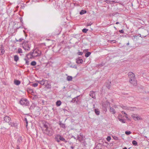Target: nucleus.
Wrapping results in <instances>:
<instances>
[{"label": "nucleus", "instance_id": "obj_13", "mask_svg": "<svg viewBox=\"0 0 149 149\" xmlns=\"http://www.w3.org/2000/svg\"><path fill=\"white\" fill-rule=\"evenodd\" d=\"M90 96L91 97L93 98H95V93L93 91H91L89 94Z\"/></svg>", "mask_w": 149, "mask_h": 149}, {"label": "nucleus", "instance_id": "obj_29", "mask_svg": "<svg viewBox=\"0 0 149 149\" xmlns=\"http://www.w3.org/2000/svg\"><path fill=\"white\" fill-rule=\"evenodd\" d=\"M120 106L122 108L125 109H129V108L130 107L123 105H121Z\"/></svg>", "mask_w": 149, "mask_h": 149}, {"label": "nucleus", "instance_id": "obj_15", "mask_svg": "<svg viewBox=\"0 0 149 149\" xmlns=\"http://www.w3.org/2000/svg\"><path fill=\"white\" fill-rule=\"evenodd\" d=\"M24 138V136H19L17 140V143L19 144L21 143L22 142V140Z\"/></svg>", "mask_w": 149, "mask_h": 149}, {"label": "nucleus", "instance_id": "obj_64", "mask_svg": "<svg viewBox=\"0 0 149 149\" xmlns=\"http://www.w3.org/2000/svg\"><path fill=\"white\" fill-rule=\"evenodd\" d=\"M146 36H146H143V37H145Z\"/></svg>", "mask_w": 149, "mask_h": 149}, {"label": "nucleus", "instance_id": "obj_30", "mask_svg": "<svg viewBox=\"0 0 149 149\" xmlns=\"http://www.w3.org/2000/svg\"><path fill=\"white\" fill-rule=\"evenodd\" d=\"M61 104V102L60 100L57 101L56 103V105L57 106H60Z\"/></svg>", "mask_w": 149, "mask_h": 149}, {"label": "nucleus", "instance_id": "obj_40", "mask_svg": "<svg viewBox=\"0 0 149 149\" xmlns=\"http://www.w3.org/2000/svg\"><path fill=\"white\" fill-rule=\"evenodd\" d=\"M88 31V29H84L82 30V32L84 33H86Z\"/></svg>", "mask_w": 149, "mask_h": 149}, {"label": "nucleus", "instance_id": "obj_58", "mask_svg": "<svg viewBox=\"0 0 149 149\" xmlns=\"http://www.w3.org/2000/svg\"><path fill=\"white\" fill-rule=\"evenodd\" d=\"M70 148L71 149H74V146H71L70 147Z\"/></svg>", "mask_w": 149, "mask_h": 149}, {"label": "nucleus", "instance_id": "obj_1", "mask_svg": "<svg viewBox=\"0 0 149 149\" xmlns=\"http://www.w3.org/2000/svg\"><path fill=\"white\" fill-rule=\"evenodd\" d=\"M48 123L45 122L43 123V127H42L43 132L45 135L49 136H51L54 134V131L53 129L48 126Z\"/></svg>", "mask_w": 149, "mask_h": 149}, {"label": "nucleus", "instance_id": "obj_47", "mask_svg": "<svg viewBox=\"0 0 149 149\" xmlns=\"http://www.w3.org/2000/svg\"><path fill=\"white\" fill-rule=\"evenodd\" d=\"M92 24V23H91V22H90L89 23H87L86 26H91V24Z\"/></svg>", "mask_w": 149, "mask_h": 149}, {"label": "nucleus", "instance_id": "obj_10", "mask_svg": "<svg viewBox=\"0 0 149 149\" xmlns=\"http://www.w3.org/2000/svg\"><path fill=\"white\" fill-rule=\"evenodd\" d=\"M84 139V136H83L81 134L77 135V139L80 142H82L83 141Z\"/></svg>", "mask_w": 149, "mask_h": 149}, {"label": "nucleus", "instance_id": "obj_50", "mask_svg": "<svg viewBox=\"0 0 149 149\" xmlns=\"http://www.w3.org/2000/svg\"><path fill=\"white\" fill-rule=\"evenodd\" d=\"M116 41L115 40H112L110 41V43H115Z\"/></svg>", "mask_w": 149, "mask_h": 149}, {"label": "nucleus", "instance_id": "obj_17", "mask_svg": "<svg viewBox=\"0 0 149 149\" xmlns=\"http://www.w3.org/2000/svg\"><path fill=\"white\" fill-rule=\"evenodd\" d=\"M4 52L5 50H4V47L3 46L1 45L0 49V54H3L4 53Z\"/></svg>", "mask_w": 149, "mask_h": 149}, {"label": "nucleus", "instance_id": "obj_38", "mask_svg": "<svg viewBox=\"0 0 149 149\" xmlns=\"http://www.w3.org/2000/svg\"><path fill=\"white\" fill-rule=\"evenodd\" d=\"M112 137L113 138V139L115 140H119L118 138L115 136H113Z\"/></svg>", "mask_w": 149, "mask_h": 149}, {"label": "nucleus", "instance_id": "obj_4", "mask_svg": "<svg viewBox=\"0 0 149 149\" xmlns=\"http://www.w3.org/2000/svg\"><path fill=\"white\" fill-rule=\"evenodd\" d=\"M20 103L22 105L28 106L29 104V102L26 99L22 98L19 101Z\"/></svg>", "mask_w": 149, "mask_h": 149}, {"label": "nucleus", "instance_id": "obj_39", "mask_svg": "<svg viewBox=\"0 0 149 149\" xmlns=\"http://www.w3.org/2000/svg\"><path fill=\"white\" fill-rule=\"evenodd\" d=\"M24 60L26 61V64L27 65H29V61H28L29 59H26V58H24Z\"/></svg>", "mask_w": 149, "mask_h": 149}, {"label": "nucleus", "instance_id": "obj_51", "mask_svg": "<svg viewBox=\"0 0 149 149\" xmlns=\"http://www.w3.org/2000/svg\"><path fill=\"white\" fill-rule=\"evenodd\" d=\"M119 32L120 33H124V31L123 30H120L119 31Z\"/></svg>", "mask_w": 149, "mask_h": 149}, {"label": "nucleus", "instance_id": "obj_16", "mask_svg": "<svg viewBox=\"0 0 149 149\" xmlns=\"http://www.w3.org/2000/svg\"><path fill=\"white\" fill-rule=\"evenodd\" d=\"M59 139L60 141H64L65 143L67 142V141L65 140L64 138H63L62 136L60 135L59 134Z\"/></svg>", "mask_w": 149, "mask_h": 149}, {"label": "nucleus", "instance_id": "obj_53", "mask_svg": "<svg viewBox=\"0 0 149 149\" xmlns=\"http://www.w3.org/2000/svg\"><path fill=\"white\" fill-rule=\"evenodd\" d=\"M24 120L25 121L26 123H27L28 121H27L26 118H24Z\"/></svg>", "mask_w": 149, "mask_h": 149}, {"label": "nucleus", "instance_id": "obj_27", "mask_svg": "<svg viewBox=\"0 0 149 149\" xmlns=\"http://www.w3.org/2000/svg\"><path fill=\"white\" fill-rule=\"evenodd\" d=\"M59 125H60L61 127L63 128H64V129H65L66 128V127H65V124L60 123H59Z\"/></svg>", "mask_w": 149, "mask_h": 149}, {"label": "nucleus", "instance_id": "obj_41", "mask_svg": "<svg viewBox=\"0 0 149 149\" xmlns=\"http://www.w3.org/2000/svg\"><path fill=\"white\" fill-rule=\"evenodd\" d=\"M131 133L130 131H126L125 132V134L127 135H129Z\"/></svg>", "mask_w": 149, "mask_h": 149}, {"label": "nucleus", "instance_id": "obj_62", "mask_svg": "<svg viewBox=\"0 0 149 149\" xmlns=\"http://www.w3.org/2000/svg\"><path fill=\"white\" fill-rule=\"evenodd\" d=\"M123 149H127V148L126 147H125L124 148H123Z\"/></svg>", "mask_w": 149, "mask_h": 149}, {"label": "nucleus", "instance_id": "obj_45", "mask_svg": "<svg viewBox=\"0 0 149 149\" xmlns=\"http://www.w3.org/2000/svg\"><path fill=\"white\" fill-rule=\"evenodd\" d=\"M24 40V39L22 38H20L19 40H17L16 39V41L17 42H21L23 40Z\"/></svg>", "mask_w": 149, "mask_h": 149}, {"label": "nucleus", "instance_id": "obj_24", "mask_svg": "<svg viewBox=\"0 0 149 149\" xmlns=\"http://www.w3.org/2000/svg\"><path fill=\"white\" fill-rule=\"evenodd\" d=\"M95 112L97 115H99L100 113V111L98 109H95Z\"/></svg>", "mask_w": 149, "mask_h": 149}, {"label": "nucleus", "instance_id": "obj_60", "mask_svg": "<svg viewBox=\"0 0 149 149\" xmlns=\"http://www.w3.org/2000/svg\"><path fill=\"white\" fill-rule=\"evenodd\" d=\"M28 122L27 123H26V127H27V126H28Z\"/></svg>", "mask_w": 149, "mask_h": 149}, {"label": "nucleus", "instance_id": "obj_42", "mask_svg": "<svg viewBox=\"0 0 149 149\" xmlns=\"http://www.w3.org/2000/svg\"><path fill=\"white\" fill-rule=\"evenodd\" d=\"M18 52L19 53H22V49L20 48H19Z\"/></svg>", "mask_w": 149, "mask_h": 149}, {"label": "nucleus", "instance_id": "obj_56", "mask_svg": "<svg viewBox=\"0 0 149 149\" xmlns=\"http://www.w3.org/2000/svg\"><path fill=\"white\" fill-rule=\"evenodd\" d=\"M20 22L22 23V17H20Z\"/></svg>", "mask_w": 149, "mask_h": 149}, {"label": "nucleus", "instance_id": "obj_57", "mask_svg": "<svg viewBox=\"0 0 149 149\" xmlns=\"http://www.w3.org/2000/svg\"><path fill=\"white\" fill-rule=\"evenodd\" d=\"M72 138H73L74 139H76V140H77V139L76 137H75L74 136H72Z\"/></svg>", "mask_w": 149, "mask_h": 149}, {"label": "nucleus", "instance_id": "obj_6", "mask_svg": "<svg viewBox=\"0 0 149 149\" xmlns=\"http://www.w3.org/2000/svg\"><path fill=\"white\" fill-rule=\"evenodd\" d=\"M129 82L134 86H136L137 85V81L136 78L132 79H132L129 80Z\"/></svg>", "mask_w": 149, "mask_h": 149}, {"label": "nucleus", "instance_id": "obj_44", "mask_svg": "<svg viewBox=\"0 0 149 149\" xmlns=\"http://www.w3.org/2000/svg\"><path fill=\"white\" fill-rule=\"evenodd\" d=\"M38 84L37 83H35L33 84L32 85V86L34 87H36L38 86Z\"/></svg>", "mask_w": 149, "mask_h": 149}, {"label": "nucleus", "instance_id": "obj_14", "mask_svg": "<svg viewBox=\"0 0 149 149\" xmlns=\"http://www.w3.org/2000/svg\"><path fill=\"white\" fill-rule=\"evenodd\" d=\"M10 120V118L9 117L7 116H6L4 118V120L6 122L9 123Z\"/></svg>", "mask_w": 149, "mask_h": 149}, {"label": "nucleus", "instance_id": "obj_28", "mask_svg": "<svg viewBox=\"0 0 149 149\" xmlns=\"http://www.w3.org/2000/svg\"><path fill=\"white\" fill-rule=\"evenodd\" d=\"M72 76H68L67 77V80L68 81H70L72 80Z\"/></svg>", "mask_w": 149, "mask_h": 149}, {"label": "nucleus", "instance_id": "obj_43", "mask_svg": "<svg viewBox=\"0 0 149 149\" xmlns=\"http://www.w3.org/2000/svg\"><path fill=\"white\" fill-rule=\"evenodd\" d=\"M111 139V136H107V140L109 142L110 141Z\"/></svg>", "mask_w": 149, "mask_h": 149}, {"label": "nucleus", "instance_id": "obj_63", "mask_svg": "<svg viewBox=\"0 0 149 149\" xmlns=\"http://www.w3.org/2000/svg\"><path fill=\"white\" fill-rule=\"evenodd\" d=\"M129 42H128V43H127V45H129Z\"/></svg>", "mask_w": 149, "mask_h": 149}, {"label": "nucleus", "instance_id": "obj_21", "mask_svg": "<svg viewBox=\"0 0 149 149\" xmlns=\"http://www.w3.org/2000/svg\"><path fill=\"white\" fill-rule=\"evenodd\" d=\"M21 83L20 81L17 80H15L14 83L17 85H19Z\"/></svg>", "mask_w": 149, "mask_h": 149}, {"label": "nucleus", "instance_id": "obj_31", "mask_svg": "<svg viewBox=\"0 0 149 149\" xmlns=\"http://www.w3.org/2000/svg\"><path fill=\"white\" fill-rule=\"evenodd\" d=\"M86 11L85 10H82L80 12V15H82L83 14L86 13Z\"/></svg>", "mask_w": 149, "mask_h": 149}, {"label": "nucleus", "instance_id": "obj_32", "mask_svg": "<svg viewBox=\"0 0 149 149\" xmlns=\"http://www.w3.org/2000/svg\"><path fill=\"white\" fill-rule=\"evenodd\" d=\"M35 107V105L34 104H33L31 105V106L29 108V109L30 110H32Z\"/></svg>", "mask_w": 149, "mask_h": 149}, {"label": "nucleus", "instance_id": "obj_19", "mask_svg": "<svg viewBox=\"0 0 149 149\" xmlns=\"http://www.w3.org/2000/svg\"><path fill=\"white\" fill-rule=\"evenodd\" d=\"M111 82L110 81H108L105 83V85L106 87L108 89H110L111 87Z\"/></svg>", "mask_w": 149, "mask_h": 149}, {"label": "nucleus", "instance_id": "obj_59", "mask_svg": "<svg viewBox=\"0 0 149 149\" xmlns=\"http://www.w3.org/2000/svg\"><path fill=\"white\" fill-rule=\"evenodd\" d=\"M88 49H85V50H84V51H86V52H88Z\"/></svg>", "mask_w": 149, "mask_h": 149}, {"label": "nucleus", "instance_id": "obj_36", "mask_svg": "<svg viewBox=\"0 0 149 149\" xmlns=\"http://www.w3.org/2000/svg\"><path fill=\"white\" fill-rule=\"evenodd\" d=\"M132 143L134 146H136L137 145V143L135 140H133L132 141Z\"/></svg>", "mask_w": 149, "mask_h": 149}, {"label": "nucleus", "instance_id": "obj_46", "mask_svg": "<svg viewBox=\"0 0 149 149\" xmlns=\"http://www.w3.org/2000/svg\"><path fill=\"white\" fill-rule=\"evenodd\" d=\"M104 65V64H103V63H102L101 64L97 65V67H102V66H103Z\"/></svg>", "mask_w": 149, "mask_h": 149}, {"label": "nucleus", "instance_id": "obj_22", "mask_svg": "<svg viewBox=\"0 0 149 149\" xmlns=\"http://www.w3.org/2000/svg\"><path fill=\"white\" fill-rule=\"evenodd\" d=\"M9 125H11V126L12 127H16L17 126V123H9Z\"/></svg>", "mask_w": 149, "mask_h": 149}, {"label": "nucleus", "instance_id": "obj_20", "mask_svg": "<svg viewBox=\"0 0 149 149\" xmlns=\"http://www.w3.org/2000/svg\"><path fill=\"white\" fill-rule=\"evenodd\" d=\"M55 139L57 142L59 143L60 142L59 134H57L55 136Z\"/></svg>", "mask_w": 149, "mask_h": 149}, {"label": "nucleus", "instance_id": "obj_55", "mask_svg": "<svg viewBox=\"0 0 149 149\" xmlns=\"http://www.w3.org/2000/svg\"><path fill=\"white\" fill-rule=\"evenodd\" d=\"M16 149H20L18 145H17L16 147Z\"/></svg>", "mask_w": 149, "mask_h": 149}, {"label": "nucleus", "instance_id": "obj_26", "mask_svg": "<svg viewBox=\"0 0 149 149\" xmlns=\"http://www.w3.org/2000/svg\"><path fill=\"white\" fill-rule=\"evenodd\" d=\"M19 58L17 55L14 56V60L16 62H17L19 60Z\"/></svg>", "mask_w": 149, "mask_h": 149}, {"label": "nucleus", "instance_id": "obj_2", "mask_svg": "<svg viewBox=\"0 0 149 149\" xmlns=\"http://www.w3.org/2000/svg\"><path fill=\"white\" fill-rule=\"evenodd\" d=\"M31 52L34 58L40 56L41 54V51L38 49L33 50V52Z\"/></svg>", "mask_w": 149, "mask_h": 149}, {"label": "nucleus", "instance_id": "obj_11", "mask_svg": "<svg viewBox=\"0 0 149 149\" xmlns=\"http://www.w3.org/2000/svg\"><path fill=\"white\" fill-rule=\"evenodd\" d=\"M80 57L76 59V62L78 64H81L83 63V61L82 59H80Z\"/></svg>", "mask_w": 149, "mask_h": 149}, {"label": "nucleus", "instance_id": "obj_34", "mask_svg": "<svg viewBox=\"0 0 149 149\" xmlns=\"http://www.w3.org/2000/svg\"><path fill=\"white\" fill-rule=\"evenodd\" d=\"M91 53L90 52H88L86 53L85 55V57H88L91 54Z\"/></svg>", "mask_w": 149, "mask_h": 149}, {"label": "nucleus", "instance_id": "obj_54", "mask_svg": "<svg viewBox=\"0 0 149 149\" xmlns=\"http://www.w3.org/2000/svg\"><path fill=\"white\" fill-rule=\"evenodd\" d=\"M2 129H3V130H4L5 131H7V130H8V129L5 128H2Z\"/></svg>", "mask_w": 149, "mask_h": 149}, {"label": "nucleus", "instance_id": "obj_3", "mask_svg": "<svg viewBox=\"0 0 149 149\" xmlns=\"http://www.w3.org/2000/svg\"><path fill=\"white\" fill-rule=\"evenodd\" d=\"M28 41H24L22 44V47L25 50L29 51L30 49V47L28 45Z\"/></svg>", "mask_w": 149, "mask_h": 149}, {"label": "nucleus", "instance_id": "obj_25", "mask_svg": "<svg viewBox=\"0 0 149 149\" xmlns=\"http://www.w3.org/2000/svg\"><path fill=\"white\" fill-rule=\"evenodd\" d=\"M102 146V144L101 143H98L97 146L96 148L98 149H101V147Z\"/></svg>", "mask_w": 149, "mask_h": 149}, {"label": "nucleus", "instance_id": "obj_5", "mask_svg": "<svg viewBox=\"0 0 149 149\" xmlns=\"http://www.w3.org/2000/svg\"><path fill=\"white\" fill-rule=\"evenodd\" d=\"M79 96L80 95L77 96V97H75L74 98H73L72 99V100L70 101V102L72 103H74V102H76V104H78L79 101V100L78 98V97H79Z\"/></svg>", "mask_w": 149, "mask_h": 149}, {"label": "nucleus", "instance_id": "obj_37", "mask_svg": "<svg viewBox=\"0 0 149 149\" xmlns=\"http://www.w3.org/2000/svg\"><path fill=\"white\" fill-rule=\"evenodd\" d=\"M118 118L119 120L121 122H122L123 123H125V122L124 119H120V118H119L118 117Z\"/></svg>", "mask_w": 149, "mask_h": 149}, {"label": "nucleus", "instance_id": "obj_18", "mask_svg": "<svg viewBox=\"0 0 149 149\" xmlns=\"http://www.w3.org/2000/svg\"><path fill=\"white\" fill-rule=\"evenodd\" d=\"M132 117L135 120H142V118L139 116H136L134 115L132 116Z\"/></svg>", "mask_w": 149, "mask_h": 149}, {"label": "nucleus", "instance_id": "obj_61", "mask_svg": "<svg viewBox=\"0 0 149 149\" xmlns=\"http://www.w3.org/2000/svg\"><path fill=\"white\" fill-rule=\"evenodd\" d=\"M119 24V22H117L116 23V24Z\"/></svg>", "mask_w": 149, "mask_h": 149}, {"label": "nucleus", "instance_id": "obj_49", "mask_svg": "<svg viewBox=\"0 0 149 149\" xmlns=\"http://www.w3.org/2000/svg\"><path fill=\"white\" fill-rule=\"evenodd\" d=\"M119 14V13H118V12L113 13H112V16H114V15H115L116 14Z\"/></svg>", "mask_w": 149, "mask_h": 149}, {"label": "nucleus", "instance_id": "obj_52", "mask_svg": "<svg viewBox=\"0 0 149 149\" xmlns=\"http://www.w3.org/2000/svg\"><path fill=\"white\" fill-rule=\"evenodd\" d=\"M103 109V110L104 111H107V109L105 107H104V106Z\"/></svg>", "mask_w": 149, "mask_h": 149}, {"label": "nucleus", "instance_id": "obj_7", "mask_svg": "<svg viewBox=\"0 0 149 149\" xmlns=\"http://www.w3.org/2000/svg\"><path fill=\"white\" fill-rule=\"evenodd\" d=\"M32 53L31 52L29 54H26V57H27L28 59H31L34 58Z\"/></svg>", "mask_w": 149, "mask_h": 149}, {"label": "nucleus", "instance_id": "obj_35", "mask_svg": "<svg viewBox=\"0 0 149 149\" xmlns=\"http://www.w3.org/2000/svg\"><path fill=\"white\" fill-rule=\"evenodd\" d=\"M105 1L107 3H111V2H115V3H118V2H115V1H109V0H106Z\"/></svg>", "mask_w": 149, "mask_h": 149}, {"label": "nucleus", "instance_id": "obj_8", "mask_svg": "<svg viewBox=\"0 0 149 149\" xmlns=\"http://www.w3.org/2000/svg\"><path fill=\"white\" fill-rule=\"evenodd\" d=\"M36 81L41 85H43L45 86V84H46V83H47V80L45 79H42L41 81Z\"/></svg>", "mask_w": 149, "mask_h": 149}, {"label": "nucleus", "instance_id": "obj_9", "mask_svg": "<svg viewBox=\"0 0 149 149\" xmlns=\"http://www.w3.org/2000/svg\"><path fill=\"white\" fill-rule=\"evenodd\" d=\"M128 76H129V77L131 79L132 78V79L136 78L134 74L132 72H130L128 73Z\"/></svg>", "mask_w": 149, "mask_h": 149}, {"label": "nucleus", "instance_id": "obj_23", "mask_svg": "<svg viewBox=\"0 0 149 149\" xmlns=\"http://www.w3.org/2000/svg\"><path fill=\"white\" fill-rule=\"evenodd\" d=\"M110 111L111 112H112V113L114 114L116 113V111L115 110L111 107H110Z\"/></svg>", "mask_w": 149, "mask_h": 149}, {"label": "nucleus", "instance_id": "obj_12", "mask_svg": "<svg viewBox=\"0 0 149 149\" xmlns=\"http://www.w3.org/2000/svg\"><path fill=\"white\" fill-rule=\"evenodd\" d=\"M45 86L47 89L50 88L51 87V85L50 82L48 81H47V83H46V84H45Z\"/></svg>", "mask_w": 149, "mask_h": 149}, {"label": "nucleus", "instance_id": "obj_48", "mask_svg": "<svg viewBox=\"0 0 149 149\" xmlns=\"http://www.w3.org/2000/svg\"><path fill=\"white\" fill-rule=\"evenodd\" d=\"M77 54L78 55H82L83 52H78Z\"/></svg>", "mask_w": 149, "mask_h": 149}, {"label": "nucleus", "instance_id": "obj_33", "mask_svg": "<svg viewBox=\"0 0 149 149\" xmlns=\"http://www.w3.org/2000/svg\"><path fill=\"white\" fill-rule=\"evenodd\" d=\"M30 64L31 66H34L36 65V62L35 61H33Z\"/></svg>", "mask_w": 149, "mask_h": 149}]
</instances>
